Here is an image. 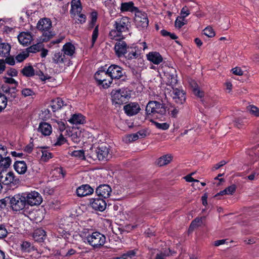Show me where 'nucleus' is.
Listing matches in <instances>:
<instances>
[{
  "label": "nucleus",
  "mask_w": 259,
  "mask_h": 259,
  "mask_svg": "<svg viewBox=\"0 0 259 259\" xmlns=\"http://www.w3.org/2000/svg\"><path fill=\"white\" fill-rule=\"evenodd\" d=\"M91 207L96 210L104 211L106 207L105 201L100 198H92L90 200Z\"/></svg>",
  "instance_id": "nucleus-14"
},
{
  "label": "nucleus",
  "mask_w": 259,
  "mask_h": 259,
  "mask_svg": "<svg viewBox=\"0 0 259 259\" xmlns=\"http://www.w3.org/2000/svg\"><path fill=\"white\" fill-rule=\"evenodd\" d=\"M68 121L73 124H80L85 122V117L80 113H75L72 115Z\"/></svg>",
  "instance_id": "nucleus-24"
},
{
  "label": "nucleus",
  "mask_w": 259,
  "mask_h": 259,
  "mask_svg": "<svg viewBox=\"0 0 259 259\" xmlns=\"http://www.w3.org/2000/svg\"><path fill=\"white\" fill-rule=\"evenodd\" d=\"M64 101L62 99L57 98L52 102V108L54 111L60 109L64 105Z\"/></svg>",
  "instance_id": "nucleus-34"
},
{
  "label": "nucleus",
  "mask_w": 259,
  "mask_h": 259,
  "mask_svg": "<svg viewBox=\"0 0 259 259\" xmlns=\"http://www.w3.org/2000/svg\"><path fill=\"white\" fill-rule=\"evenodd\" d=\"M41 160L44 162H47L49 159L53 158V154L51 152L46 149L41 150Z\"/></svg>",
  "instance_id": "nucleus-39"
},
{
  "label": "nucleus",
  "mask_w": 259,
  "mask_h": 259,
  "mask_svg": "<svg viewBox=\"0 0 259 259\" xmlns=\"http://www.w3.org/2000/svg\"><path fill=\"white\" fill-rule=\"evenodd\" d=\"M46 237V233L43 229H37L33 233V238L35 241L43 242Z\"/></svg>",
  "instance_id": "nucleus-25"
},
{
  "label": "nucleus",
  "mask_w": 259,
  "mask_h": 259,
  "mask_svg": "<svg viewBox=\"0 0 259 259\" xmlns=\"http://www.w3.org/2000/svg\"><path fill=\"white\" fill-rule=\"evenodd\" d=\"M10 204L12 209L14 211L23 209L27 205L23 193L16 194L10 198Z\"/></svg>",
  "instance_id": "nucleus-6"
},
{
  "label": "nucleus",
  "mask_w": 259,
  "mask_h": 259,
  "mask_svg": "<svg viewBox=\"0 0 259 259\" xmlns=\"http://www.w3.org/2000/svg\"><path fill=\"white\" fill-rule=\"evenodd\" d=\"M125 113L129 116H133L139 113L141 108L138 103L135 102L130 103L124 106Z\"/></svg>",
  "instance_id": "nucleus-15"
},
{
  "label": "nucleus",
  "mask_w": 259,
  "mask_h": 259,
  "mask_svg": "<svg viewBox=\"0 0 259 259\" xmlns=\"http://www.w3.org/2000/svg\"><path fill=\"white\" fill-rule=\"evenodd\" d=\"M203 218H197L194 220L191 223L189 227L190 230H193L195 228L200 226L203 223Z\"/></svg>",
  "instance_id": "nucleus-41"
},
{
  "label": "nucleus",
  "mask_w": 259,
  "mask_h": 259,
  "mask_svg": "<svg viewBox=\"0 0 259 259\" xmlns=\"http://www.w3.org/2000/svg\"><path fill=\"white\" fill-rule=\"evenodd\" d=\"M109 74L107 71L104 70L98 71L94 75L95 79L99 84L101 82L104 81L106 78L109 77Z\"/></svg>",
  "instance_id": "nucleus-30"
},
{
  "label": "nucleus",
  "mask_w": 259,
  "mask_h": 259,
  "mask_svg": "<svg viewBox=\"0 0 259 259\" xmlns=\"http://www.w3.org/2000/svg\"><path fill=\"white\" fill-rule=\"evenodd\" d=\"M111 188L108 185H101L97 187L96 192L98 196L104 198H108L111 194Z\"/></svg>",
  "instance_id": "nucleus-16"
},
{
  "label": "nucleus",
  "mask_w": 259,
  "mask_h": 259,
  "mask_svg": "<svg viewBox=\"0 0 259 259\" xmlns=\"http://www.w3.org/2000/svg\"><path fill=\"white\" fill-rule=\"evenodd\" d=\"M190 14V11L188 8L186 7L182 8L181 11V17L185 18L187 16H188Z\"/></svg>",
  "instance_id": "nucleus-62"
},
{
  "label": "nucleus",
  "mask_w": 259,
  "mask_h": 259,
  "mask_svg": "<svg viewBox=\"0 0 259 259\" xmlns=\"http://www.w3.org/2000/svg\"><path fill=\"white\" fill-rule=\"evenodd\" d=\"M135 22L140 29L146 28L148 26L149 21L146 13L138 10L135 13Z\"/></svg>",
  "instance_id": "nucleus-9"
},
{
  "label": "nucleus",
  "mask_w": 259,
  "mask_h": 259,
  "mask_svg": "<svg viewBox=\"0 0 259 259\" xmlns=\"http://www.w3.org/2000/svg\"><path fill=\"white\" fill-rule=\"evenodd\" d=\"M130 25V20L127 17H122L116 19L114 23V28L118 30L121 33L127 32Z\"/></svg>",
  "instance_id": "nucleus-11"
},
{
  "label": "nucleus",
  "mask_w": 259,
  "mask_h": 259,
  "mask_svg": "<svg viewBox=\"0 0 259 259\" xmlns=\"http://www.w3.org/2000/svg\"><path fill=\"white\" fill-rule=\"evenodd\" d=\"M172 160V157L170 155H165L160 157L157 160V163L162 166L168 164Z\"/></svg>",
  "instance_id": "nucleus-35"
},
{
  "label": "nucleus",
  "mask_w": 259,
  "mask_h": 259,
  "mask_svg": "<svg viewBox=\"0 0 259 259\" xmlns=\"http://www.w3.org/2000/svg\"><path fill=\"white\" fill-rule=\"evenodd\" d=\"M112 81V79L110 76H109V77L106 78V79L101 82L98 84L101 85L104 89H107L110 87Z\"/></svg>",
  "instance_id": "nucleus-52"
},
{
  "label": "nucleus",
  "mask_w": 259,
  "mask_h": 259,
  "mask_svg": "<svg viewBox=\"0 0 259 259\" xmlns=\"http://www.w3.org/2000/svg\"><path fill=\"white\" fill-rule=\"evenodd\" d=\"M61 225H62L64 226L63 231L68 232L69 231H75L76 232H78L79 236L82 238V240L84 242L87 243V238L88 236H90L91 235L89 234L90 231H91V229L89 228H82L78 226V223L74 222L71 224V227H69V225H67L66 226H64L63 222L61 223Z\"/></svg>",
  "instance_id": "nucleus-5"
},
{
  "label": "nucleus",
  "mask_w": 259,
  "mask_h": 259,
  "mask_svg": "<svg viewBox=\"0 0 259 259\" xmlns=\"http://www.w3.org/2000/svg\"><path fill=\"white\" fill-rule=\"evenodd\" d=\"M99 34V25H97L94 28L92 37V42L93 45L96 42Z\"/></svg>",
  "instance_id": "nucleus-54"
},
{
  "label": "nucleus",
  "mask_w": 259,
  "mask_h": 259,
  "mask_svg": "<svg viewBox=\"0 0 259 259\" xmlns=\"http://www.w3.org/2000/svg\"><path fill=\"white\" fill-rule=\"evenodd\" d=\"M112 100L115 104H122L131 96L130 91L126 89L113 90L111 93Z\"/></svg>",
  "instance_id": "nucleus-3"
},
{
  "label": "nucleus",
  "mask_w": 259,
  "mask_h": 259,
  "mask_svg": "<svg viewBox=\"0 0 259 259\" xmlns=\"http://www.w3.org/2000/svg\"><path fill=\"white\" fill-rule=\"evenodd\" d=\"M129 46L125 41L119 40L117 41L114 47V50L116 56L118 58H121L125 56L127 53V50Z\"/></svg>",
  "instance_id": "nucleus-12"
},
{
  "label": "nucleus",
  "mask_w": 259,
  "mask_h": 259,
  "mask_svg": "<svg viewBox=\"0 0 259 259\" xmlns=\"http://www.w3.org/2000/svg\"><path fill=\"white\" fill-rule=\"evenodd\" d=\"M19 42L23 46H27L32 40V36L30 32H22L18 36Z\"/></svg>",
  "instance_id": "nucleus-19"
},
{
  "label": "nucleus",
  "mask_w": 259,
  "mask_h": 259,
  "mask_svg": "<svg viewBox=\"0 0 259 259\" xmlns=\"http://www.w3.org/2000/svg\"><path fill=\"white\" fill-rule=\"evenodd\" d=\"M176 252L169 248L163 250H158L156 252L154 259H166L167 257L174 255Z\"/></svg>",
  "instance_id": "nucleus-22"
},
{
  "label": "nucleus",
  "mask_w": 259,
  "mask_h": 259,
  "mask_svg": "<svg viewBox=\"0 0 259 259\" xmlns=\"http://www.w3.org/2000/svg\"><path fill=\"white\" fill-rule=\"evenodd\" d=\"M52 123L54 125L58 127L60 131H63L65 129V125L63 121L59 120H53Z\"/></svg>",
  "instance_id": "nucleus-48"
},
{
  "label": "nucleus",
  "mask_w": 259,
  "mask_h": 259,
  "mask_svg": "<svg viewBox=\"0 0 259 259\" xmlns=\"http://www.w3.org/2000/svg\"><path fill=\"white\" fill-rule=\"evenodd\" d=\"M94 192V189L89 185H82L76 190V194L79 197L90 195Z\"/></svg>",
  "instance_id": "nucleus-18"
},
{
  "label": "nucleus",
  "mask_w": 259,
  "mask_h": 259,
  "mask_svg": "<svg viewBox=\"0 0 259 259\" xmlns=\"http://www.w3.org/2000/svg\"><path fill=\"white\" fill-rule=\"evenodd\" d=\"M172 97L175 102L179 104H183L186 100L184 91L178 88L173 89Z\"/></svg>",
  "instance_id": "nucleus-17"
},
{
  "label": "nucleus",
  "mask_w": 259,
  "mask_h": 259,
  "mask_svg": "<svg viewBox=\"0 0 259 259\" xmlns=\"http://www.w3.org/2000/svg\"><path fill=\"white\" fill-rule=\"evenodd\" d=\"M0 159V170L1 172H3L10 167L12 160L10 157H2Z\"/></svg>",
  "instance_id": "nucleus-29"
},
{
  "label": "nucleus",
  "mask_w": 259,
  "mask_h": 259,
  "mask_svg": "<svg viewBox=\"0 0 259 259\" xmlns=\"http://www.w3.org/2000/svg\"><path fill=\"white\" fill-rule=\"evenodd\" d=\"M107 72L112 79L121 78L124 73L123 69L116 65H110L107 69Z\"/></svg>",
  "instance_id": "nucleus-13"
},
{
  "label": "nucleus",
  "mask_w": 259,
  "mask_h": 259,
  "mask_svg": "<svg viewBox=\"0 0 259 259\" xmlns=\"http://www.w3.org/2000/svg\"><path fill=\"white\" fill-rule=\"evenodd\" d=\"M37 28L42 32V39L44 41H47L54 35L51 31L52 22L49 18L40 19L37 24Z\"/></svg>",
  "instance_id": "nucleus-2"
},
{
  "label": "nucleus",
  "mask_w": 259,
  "mask_h": 259,
  "mask_svg": "<svg viewBox=\"0 0 259 259\" xmlns=\"http://www.w3.org/2000/svg\"><path fill=\"white\" fill-rule=\"evenodd\" d=\"M139 139L138 134H132L127 135L125 137V140L126 142H131L135 141Z\"/></svg>",
  "instance_id": "nucleus-55"
},
{
  "label": "nucleus",
  "mask_w": 259,
  "mask_h": 259,
  "mask_svg": "<svg viewBox=\"0 0 259 259\" xmlns=\"http://www.w3.org/2000/svg\"><path fill=\"white\" fill-rule=\"evenodd\" d=\"M71 156L77 157L80 159H84V152L83 150H75L70 154Z\"/></svg>",
  "instance_id": "nucleus-45"
},
{
  "label": "nucleus",
  "mask_w": 259,
  "mask_h": 259,
  "mask_svg": "<svg viewBox=\"0 0 259 259\" xmlns=\"http://www.w3.org/2000/svg\"><path fill=\"white\" fill-rule=\"evenodd\" d=\"M20 182L18 179L13 171H9L4 175L3 172H0V183L4 185H16Z\"/></svg>",
  "instance_id": "nucleus-10"
},
{
  "label": "nucleus",
  "mask_w": 259,
  "mask_h": 259,
  "mask_svg": "<svg viewBox=\"0 0 259 259\" xmlns=\"http://www.w3.org/2000/svg\"><path fill=\"white\" fill-rule=\"evenodd\" d=\"M65 60V56L64 54L58 52L54 54L52 57L53 63L56 64H61L64 63Z\"/></svg>",
  "instance_id": "nucleus-32"
},
{
  "label": "nucleus",
  "mask_w": 259,
  "mask_h": 259,
  "mask_svg": "<svg viewBox=\"0 0 259 259\" xmlns=\"http://www.w3.org/2000/svg\"><path fill=\"white\" fill-rule=\"evenodd\" d=\"M27 205L35 206L39 205L42 201L41 195L35 191L23 193Z\"/></svg>",
  "instance_id": "nucleus-7"
},
{
  "label": "nucleus",
  "mask_w": 259,
  "mask_h": 259,
  "mask_svg": "<svg viewBox=\"0 0 259 259\" xmlns=\"http://www.w3.org/2000/svg\"><path fill=\"white\" fill-rule=\"evenodd\" d=\"M154 124H155V126L157 128L161 129V130H167L169 128V124H167L166 122H164V123H158V122H154Z\"/></svg>",
  "instance_id": "nucleus-57"
},
{
  "label": "nucleus",
  "mask_w": 259,
  "mask_h": 259,
  "mask_svg": "<svg viewBox=\"0 0 259 259\" xmlns=\"http://www.w3.org/2000/svg\"><path fill=\"white\" fill-rule=\"evenodd\" d=\"M136 253L133 250L128 251L127 253L124 254L122 256L119 257H116L113 259H133L136 256Z\"/></svg>",
  "instance_id": "nucleus-44"
},
{
  "label": "nucleus",
  "mask_w": 259,
  "mask_h": 259,
  "mask_svg": "<svg viewBox=\"0 0 259 259\" xmlns=\"http://www.w3.org/2000/svg\"><path fill=\"white\" fill-rule=\"evenodd\" d=\"M143 223V220L141 218H138L136 221V222L134 225H127L125 226V228L127 230H133L138 227V226Z\"/></svg>",
  "instance_id": "nucleus-49"
},
{
  "label": "nucleus",
  "mask_w": 259,
  "mask_h": 259,
  "mask_svg": "<svg viewBox=\"0 0 259 259\" xmlns=\"http://www.w3.org/2000/svg\"><path fill=\"white\" fill-rule=\"evenodd\" d=\"M7 103L8 100L6 96L0 93V112L6 107Z\"/></svg>",
  "instance_id": "nucleus-43"
},
{
  "label": "nucleus",
  "mask_w": 259,
  "mask_h": 259,
  "mask_svg": "<svg viewBox=\"0 0 259 259\" xmlns=\"http://www.w3.org/2000/svg\"><path fill=\"white\" fill-rule=\"evenodd\" d=\"M232 71L233 74L241 76L243 74V71L241 70V69L239 67H235L232 69Z\"/></svg>",
  "instance_id": "nucleus-63"
},
{
  "label": "nucleus",
  "mask_w": 259,
  "mask_h": 259,
  "mask_svg": "<svg viewBox=\"0 0 259 259\" xmlns=\"http://www.w3.org/2000/svg\"><path fill=\"white\" fill-rule=\"evenodd\" d=\"M71 10L75 13H80L81 10V6L80 0H72L71 2Z\"/></svg>",
  "instance_id": "nucleus-38"
},
{
  "label": "nucleus",
  "mask_w": 259,
  "mask_h": 259,
  "mask_svg": "<svg viewBox=\"0 0 259 259\" xmlns=\"http://www.w3.org/2000/svg\"><path fill=\"white\" fill-rule=\"evenodd\" d=\"M7 230L3 225H0V238H3L7 236Z\"/></svg>",
  "instance_id": "nucleus-60"
},
{
  "label": "nucleus",
  "mask_w": 259,
  "mask_h": 259,
  "mask_svg": "<svg viewBox=\"0 0 259 259\" xmlns=\"http://www.w3.org/2000/svg\"><path fill=\"white\" fill-rule=\"evenodd\" d=\"M106 242V237L102 234L98 232H95L88 236L87 242L89 244L94 248H100L103 246Z\"/></svg>",
  "instance_id": "nucleus-4"
},
{
  "label": "nucleus",
  "mask_w": 259,
  "mask_h": 259,
  "mask_svg": "<svg viewBox=\"0 0 259 259\" xmlns=\"http://www.w3.org/2000/svg\"><path fill=\"white\" fill-rule=\"evenodd\" d=\"M13 167L15 171L19 175L25 174L27 170V164L23 160L15 161Z\"/></svg>",
  "instance_id": "nucleus-21"
},
{
  "label": "nucleus",
  "mask_w": 259,
  "mask_h": 259,
  "mask_svg": "<svg viewBox=\"0 0 259 259\" xmlns=\"http://www.w3.org/2000/svg\"><path fill=\"white\" fill-rule=\"evenodd\" d=\"M11 46L8 43H0V56L7 57L10 54Z\"/></svg>",
  "instance_id": "nucleus-31"
},
{
  "label": "nucleus",
  "mask_w": 259,
  "mask_h": 259,
  "mask_svg": "<svg viewBox=\"0 0 259 259\" xmlns=\"http://www.w3.org/2000/svg\"><path fill=\"white\" fill-rule=\"evenodd\" d=\"M66 142V139L63 137L62 134L57 138L56 142L54 143L55 146H60L64 144Z\"/></svg>",
  "instance_id": "nucleus-56"
},
{
  "label": "nucleus",
  "mask_w": 259,
  "mask_h": 259,
  "mask_svg": "<svg viewBox=\"0 0 259 259\" xmlns=\"http://www.w3.org/2000/svg\"><path fill=\"white\" fill-rule=\"evenodd\" d=\"M88 155L94 160L98 159L106 161L111 157V152L108 146L101 145L97 148L91 147L88 151Z\"/></svg>",
  "instance_id": "nucleus-1"
},
{
  "label": "nucleus",
  "mask_w": 259,
  "mask_h": 259,
  "mask_svg": "<svg viewBox=\"0 0 259 259\" xmlns=\"http://www.w3.org/2000/svg\"><path fill=\"white\" fill-rule=\"evenodd\" d=\"M21 94L24 97H26L34 95V93L33 91L30 89L25 88L21 91Z\"/></svg>",
  "instance_id": "nucleus-58"
},
{
  "label": "nucleus",
  "mask_w": 259,
  "mask_h": 259,
  "mask_svg": "<svg viewBox=\"0 0 259 259\" xmlns=\"http://www.w3.org/2000/svg\"><path fill=\"white\" fill-rule=\"evenodd\" d=\"M127 53L128 54L127 55H125L124 57L129 60L137 59L140 55L138 53V48L137 47H129V49L127 50Z\"/></svg>",
  "instance_id": "nucleus-28"
},
{
  "label": "nucleus",
  "mask_w": 259,
  "mask_h": 259,
  "mask_svg": "<svg viewBox=\"0 0 259 259\" xmlns=\"http://www.w3.org/2000/svg\"><path fill=\"white\" fill-rule=\"evenodd\" d=\"M75 48L71 42L66 43L63 47L62 51L64 55L72 56L75 53Z\"/></svg>",
  "instance_id": "nucleus-26"
},
{
  "label": "nucleus",
  "mask_w": 259,
  "mask_h": 259,
  "mask_svg": "<svg viewBox=\"0 0 259 259\" xmlns=\"http://www.w3.org/2000/svg\"><path fill=\"white\" fill-rule=\"evenodd\" d=\"M186 22L185 18L181 16H179L175 21V26L180 28L186 23Z\"/></svg>",
  "instance_id": "nucleus-47"
},
{
  "label": "nucleus",
  "mask_w": 259,
  "mask_h": 259,
  "mask_svg": "<svg viewBox=\"0 0 259 259\" xmlns=\"http://www.w3.org/2000/svg\"><path fill=\"white\" fill-rule=\"evenodd\" d=\"M8 153L7 148L5 146L0 145V158L6 156Z\"/></svg>",
  "instance_id": "nucleus-61"
},
{
  "label": "nucleus",
  "mask_w": 259,
  "mask_h": 259,
  "mask_svg": "<svg viewBox=\"0 0 259 259\" xmlns=\"http://www.w3.org/2000/svg\"><path fill=\"white\" fill-rule=\"evenodd\" d=\"M236 189V187L235 185H232L223 191H220L219 193L216 195H232L234 193Z\"/></svg>",
  "instance_id": "nucleus-36"
},
{
  "label": "nucleus",
  "mask_w": 259,
  "mask_h": 259,
  "mask_svg": "<svg viewBox=\"0 0 259 259\" xmlns=\"http://www.w3.org/2000/svg\"><path fill=\"white\" fill-rule=\"evenodd\" d=\"M203 33L208 37H212L215 35L213 29L210 27H207L203 30Z\"/></svg>",
  "instance_id": "nucleus-53"
},
{
  "label": "nucleus",
  "mask_w": 259,
  "mask_h": 259,
  "mask_svg": "<svg viewBox=\"0 0 259 259\" xmlns=\"http://www.w3.org/2000/svg\"><path fill=\"white\" fill-rule=\"evenodd\" d=\"M120 10L121 12L130 11L131 12L136 13L138 11V8L134 6L133 2L123 3L121 5Z\"/></svg>",
  "instance_id": "nucleus-27"
},
{
  "label": "nucleus",
  "mask_w": 259,
  "mask_h": 259,
  "mask_svg": "<svg viewBox=\"0 0 259 259\" xmlns=\"http://www.w3.org/2000/svg\"><path fill=\"white\" fill-rule=\"evenodd\" d=\"M122 33L118 31L116 29H112L109 33L110 38L112 39L118 40L122 36Z\"/></svg>",
  "instance_id": "nucleus-42"
},
{
  "label": "nucleus",
  "mask_w": 259,
  "mask_h": 259,
  "mask_svg": "<svg viewBox=\"0 0 259 259\" xmlns=\"http://www.w3.org/2000/svg\"><path fill=\"white\" fill-rule=\"evenodd\" d=\"M22 73L26 77H31L34 75V70L33 68L31 66H26L23 68Z\"/></svg>",
  "instance_id": "nucleus-40"
},
{
  "label": "nucleus",
  "mask_w": 259,
  "mask_h": 259,
  "mask_svg": "<svg viewBox=\"0 0 259 259\" xmlns=\"http://www.w3.org/2000/svg\"><path fill=\"white\" fill-rule=\"evenodd\" d=\"M79 227L82 228H89L92 230V227L94 225V222L92 220H88L86 221L81 222L80 223H78Z\"/></svg>",
  "instance_id": "nucleus-46"
},
{
  "label": "nucleus",
  "mask_w": 259,
  "mask_h": 259,
  "mask_svg": "<svg viewBox=\"0 0 259 259\" xmlns=\"http://www.w3.org/2000/svg\"><path fill=\"white\" fill-rule=\"evenodd\" d=\"M190 84L192 89L193 93L195 96L199 98H202L204 96V92L200 89L196 82L192 81L190 83Z\"/></svg>",
  "instance_id": "nucleus-33"
},
{
  "label": "nucleus",
  "mask_w": 259,
  "mask_h": 259,
  "mask_svg": "<svg viewBox=\"0 0 259 259\" xmlns=\"http://www.w3.org/2000/svg\"><path fill=\"white\" fill-rule=\"evenodd\" d=\"M249 113L255 116H259V108L254 105H250L247 108Z\"/></svg>",
  "instance_id": "nucleus-50"
},
{
  "label": "nucleus",
  "mask_w": 259,
  "mask_h": 259,
  "mask_svg": "<svg viewBox=\"0 0 259 259\" xmlns=\"http://www.w3.org/2000/svg\"><path fill=\"white\" fill-rule=\"evenodd\" d=\"M31 243L27 241H24L21 244L22 249L25 251L29 252L31 248Z\"/></svg>",
  "instance_id": "nucleus-59"
},
{
  "label": "nucleus",
  "mask_w": 259,
  "mask_h": 259,
  "mask_svg": "<svg viewBox=\"0 0 259 259\" xmlns=\"http://www.w3.org/2000/svg\"><path fill=\"white\" fill-rule=\"evenodd\" d=\"M29 56V53L26 51V52H23L16 57V60L18 62H21L24 61L26 58H27Z\"/></svg>",
  "instance_id": "nucleus-51"
},
{
  "label": "nucleus",
  "mask_w": 259,
  "mask_h": 259,
  "mask_svg": "<svg viewBox=\"0 0 259 259\" xmlns=\"http://www.w3.org/2000/svg\"><path fill=\"white\" fill-rule=\"evenodd\" d=\"M147 59L153 64L158 65L163 61L161 55L157 52H151L147 55Z\"/></svg>",
  "instance_id": "nucleus-20"
},
{
  "label": "nucleus",
  "mask_w": 259,
  "mask_h": 259,
  "mask_svg": "<svg viewBox=\"0 0 259 259\" xmlns=\"http://www.w3.org/2000/svg\"><path fill=\"white\" fill-rule=\"evenodd\" d=\"M146 111L148 114H163L165 109L163 105L156 101L149 102L146 107Z\"/></svg>",
  "instance_id": "nucleus-8"
},
{
  "label": "nucleus",
  "mask_w": 259,
  "mask_h": 259,
  "mask_svg": "<svg viewBox=\"0 0 259 259\" xmlns=\"http://www.w3.org/2000/svg\"><path fill=\"white\" fill-rule=\"evenodd\" d=\"M44 46L41 42H38L35 45H33L26 49V51L28 53H35L37 52L40 51L43 48Z\"/></svg>",
  "instance_id": "nucleus-37"
},
{
  "label": "nucleus",
  "mask_w": 259,
  "mask_h": 259,
  "mask_svg": "<svg viewBox=\"0 0 259 259\" xmlns=\"http://www.w3.org/2000/svg\"><path fill=\"white\" fill-rule=\"evenodd\" d=\"M38 131L45 136H49L52 132V126L47 122H41L39 124Z\"/></svg>",
  "instance_id": "nucleus-23"
},
{
  "label": "nucleus",
  "mask_w": 259,
  "mask_h": 259,
  "mask_svg": "<svg viewBox=\"0 0 259 259\" xmlns=\"http://www.w3.org/2000/svg\"><path fill=\"white\" fill-rule=\"evenodd\" d=\"M4 81L6 83L9 84H15L16 85H18V82L14 79L12 77H4Z\"/></svg>",
  "instance_id": "nucleus-64"
}]
</instances>
